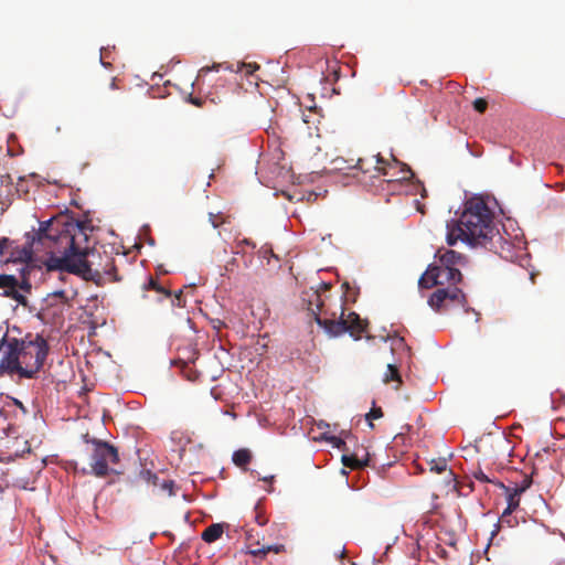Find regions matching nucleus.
I'll return each mask as SVG.
<instances>
[{
	"label": "nucleus",
	"instance_id": "f257e3e1",
	"mask_svg": "<svg viewBox=\"0 0 565 565\" xmlns=\"http://www.w3.org/2000/svg\"><path fill=\"white\" fill-rule=\"evenodd\" d=\"M26 237V246L17 248V250L12 247L9 249V260L26 263L32 259L34 250H45L51 255L47 260V269L61 271L60 279H64L62 271H66L79 275L85 279L100 278L102 274H105L114 280H119L115 274L114 260L108 256L103 270L93 268V262L86 258L88 247L79 245V239L87 241V237L78 223L50 218L40 222L39 230L32 236L28 234Z\"/></svg>",
	"mask_w": 565,
	"mask_h": 565
},
{
	"label": "nucleus",
	"instance_id": "f03ea898",
	"mask_svg": "<svg viewBox=\"0 0 565 565\" xmlns=\"http://www.w3.org/2000/svg\"><path fill=\"white\" fill-rule=\"evenodd\" d=\"M321 287V290L310 288L301 292L302 309L308 311L329 337L335 338L348 332L354 339H360L367 322L356 312L345 315L343 297H333L327 284Z\"/></svg>",
	"mask_w": 565,
	"mask_h": 565
},
{
	"label": "nucleus",
	"instance_id": "7ed1b4c3",
	"mask_svg": "<svg viewBox=\"0 0 565 565\" xmlns=\"http://www.w3.org/2000/svg\"><path fill=\"white\" fill-rule=\"evenodd\" d=\"M498 235L494 213L481 196L467 200L459 218L447 222L446 241L449 246L461 241L470 246L487 247Z\"/></svg>",
	"mask_w": 565,
	"mask_h": 565
},
{
	"label": "nucleus",
	"instance_id": "20e7f679",
	"mask_svg": "<svg viewBox=\"0 0 565 565\" xmlns=\"http://www.w3.org/2000/svg\"><path fill=\"white\" fill-rule=\"evenodd\" d=\"M1 348L6 344V352L0 360V376L18 374L23 379H34L42 369L49 354V344L40 335L29 334L24 339L4 335L0 341Z\"/></svg>",
	"mask_w": 565,
	"mask_h": 565
},
{
	"label": "nucleus",
	"instance_id": "39448f33",
	"mask_svg": "<svg viewBox=\"0 0 565 565\" xmlns=\"http://www.w3.org/2000/svg\"><path fill=\"white\" fill-rule=\"evenodd\" d=\"M86 454L89 456L92 473L96 477H106L109 472H118L111 465L119 462L116 447L103 440H86Z\"/></svg>",
	"mask_w": 565,
	"mask_h": 565
},
{
	"label": "nucleus",
	"instance_id": "423d86ee",
	"mask_svg": "<svg viewBox=\"0 0 565 565\" xmlns=\"http://www.w3.org/2000/svg\"><path fill=\"white\" fill-rule=\"evenodd\" d=\"M446 300L450 301H465L466 297L461 289L454 288H439L430 296L428 303L429 306L439 311Z\"/></svg>",
	"mask_w": 565,
	"mask_h": 565
},
{
	"label": "nucleus",
	"instance_id": "0eeeda50",
	"mask_svg": "<svg viewBox=\"0 0 565 565\" xmlns=\"http://www.w3.org/2000/svg\"><path fill=\"white\" fill-rule=\"evenodd\" d=\"M374 158L375 166L373 167V169L377 174H382L384 177H394V173H391L390 170L399 166L402 173L401 179H408L414 177V172L405 163H402L396 159H394L393 163H391L384 160L380 154H376Z\"/></svg>",
	"mask_w": 565,
	"mask_h": 565
},
{
	"label": "nucleus",
	"instance_id": "6e6552de",
	"mask_svg": "<svg viewBox=\"0 0 565 565\" xmlns=\"http://www.w3.org/2000/svg\"><path fill=\"white\" fill-rule=\"evenodd\" d=\"M435 275L439 285L448 284L456 287L462 279V275L459 268L444 267L439 265H433Z\"/></svg>",
	"mask_w": 565,
	"mask_h": 565
},
{
	"label": "nucleus",
	"instance_id": "1a4fd4ad",
	"mask_svg": "<svg viewBox=\"0 0 565 565\" xmlns=\"http://www.w3.org/2000/svg\"><path fill=\"white\" fill-rule=\"evenodd\" d=\"M467 263V258L465 255L457 253L452 249H439L438 250V263L436 265L450 267V268H459L460 266H465Z\"/></svg>",
	"mask_w": 565,
	"mask_h": 565
},
{
	"label": "nucleus",
	"instance_id": "9d476101",
	"mask_svg": "<svg viewBox=\"0 0 565 565\" xmlns=\"http://www.w3.org/2000/svg\"><path fill=\"white\" fill-rule=\"evenodd\" d=\"M495 486L502 489L507 497L508 507L502 513V519L507 520L519 508L522 494L515 491L512 486H505L503 482L498 481Z\"/></svg>",
	"mask_w": 565,
	"mask_h": 565
},
{
	"label": "nucleus",
	"instance_id": "9b49d317",
	"mask_svg": "<svg viewBox=\"0 0 565 565\" xmlns=\"http://www.w3.org/2000/svg\"><path fill=\"white\" fill-rule=\"evenodd\" d=\"M429 470L436 473H447V483L452 484V488H456V478L451 470L447 469L446 459H433L429 461Z\"/></svg>",
	"mask_w": 565,
	"mask_h": 565
},
{
	"label": "nucleus",
	"instance_id": "f8f14e48",
	"mask_svg": "<svg viewBox=\"0 0 565 565\" xmlns=\"http://www.w3.org/2000/svg\"><path fill=\"white\" fill-rule=\"evenodd\" d=\"M9 287L4 288L2 291V296L13 299L21 306H28V298L24 294L18 291V278L13 276V281L8 284Z\"/></svg>",
	"mask_w": 565,
	"mask_h": 565
},
{
	"label": "nucleus",
	"instance_id": "ddd939ff",
	"mask_svg": "<svg viewBox=\"0 0 565 565\" xmlns=\"http://www.w3.org/2000/svg\"><path fill=\"white\" fill-rule=\"evenodd\" d=\"M224 532L223 524L214 523L207 526L201 534V537L206 543H213L218 540Z\"/></svg>",
	"mask_w": 565,
	"mask_h": 565
},
{
	"label": "nucleus",
	"instance_id": "4468645a",
	"mask_svg": "<svg viewBox=\"0 0 565 565\" xmlns=\"http://www.w3.org/2000/svg\"><path fill=\"white\" fill-rule=\"evenodd\" d=\"M142 290L143 292L148 290L156 291L159 295V299L169 298L171 296V292L163 286L159 285V282L152 277H150L148 281L143 284ZM142 297L145 298L146 294H142Z\"/></svg>",
	"mask_w": 565,
	"mask_h": 565
},
{
	"label": "nucleus",
	"instance_id": "2eb2a0df",
	"mask_svg": "<svg viewBox=\"0 0 565 565\" xmlns=\"http://www.w3.org/2000/svg\"><path fill=\"white\" fill-rule=\"evenodd\" d=\"M367 456L364 459L359 458L355 454L343 455L342 463L350 469H362L367 466Z\"/></svg>",
	"mask_w": 565,
	"mask_h": 565
},
{
	"label": "nucleus",
	"instance_id": "dca6fc26",
	"mask_svg": "<svg viewBox=\"0 0 565 565\" xmlns=\"http://www.w3.org/2000/svg\"><path fill=\"white\" fill-rule=\"evenodd\" d=\"M252 460V452L247 448H241L233 454V462L239 468H246Z\"/></svg>",
	"mask_w": 565,
	"mask_h": 565
},
{
	"label": "nucleus",
	"instance_id": "f3484780",
	"mask_svg": "<svg viewBox=\"0 0 565 565\" xmlns=\"http://www.w3.org/2000/svg\"><path fill=\"white\" fill-rule=\"evenodd\" d=\"M418 284H419V287L426 288V289H429V288H433L434 286L439 285L433 266H429L428 269L422 275Z\"/></svg>",
	"mask_w": 565,
	"mask_h": 565
},
{
	"label": "nucleus",
	"instance_id": "a211bd4d",
	"mask_svg": "<svg viewBox=\"0 0 565 565\" xmlns=\"http://www.w3.org/2000/svg\"><path fill=\"white\" fill-rule=\"evenodd\" d=\"M284 551H285V546L282 544H275V545H267V546H262L259 548L250 550L249 553L253 556L262 557V556L267 555L269 552L279 554Z\"/></svg>",
	"mask_w": 565,
	"mask_h": 565
},
{
	"label": "nucleus",
	"instance_id": "6ab92c4d",
	"mask_svg": "<svg viewBox=\"0 0 565 565\" xmlns=\"http://www.w3.org/2000/svg\"><path fill=\"white\" fill-rule=\"evenodd\" d=\"M383 381L385 383H388V382H392V381L396 382L397 385L395 386V388L398 390L401 384H402V377H401L398 369L395 365H393V364H387V371L384 374Z\"/></svg>",
	"mask_w": 565,
	"mask_h": 565
},
{
	"label": "nucleus",
	"instance_id": "aec40b11",
	"mask_svg": "<svg viewBox=\"0 0 565 565\" xmlns=\"http://www.w3.org/2000/svg\"><path fill=\"white\" fill-rule=\"evenodd\" d=\"M12 244L13 243L7 237L0 238V263L9 262L8 253Z\"/></svg>",
	"mask_w": 565,
	"mask_h": 565
},
{
	"label": "nucleus",
	"instance_id": "412c9836",
	"mask_svg": "<svg viewBox=\"0 0 565 565\" xmlns=\"http://www.w3.org/2000/svg\"><path fill=\"white\" fill-rule=\"evenodd\" d=\"M532 484V478L530 476H524L520 483H515L512 488L519 493L523 494Z\"/></svg>",
	"mask_w": 565,
	"mask_h": 565
},
{
	"label": "nucleus",
	"instance_id": "4be33fe9",
	"mask_svg": "<svg viewBox=\"0 0 565 565\" xmlns=\"http://www.w3.org/2000/svg\"><path fill=\"white\" fill-rule=\"evenodd\" d=\"M38 360V355L34 353V351H32V354H28L25 356V359L23 356H21V362H22V365H23V369H33L34 367V363L36 362Z\"/></svg>",
	"mask_w": 565,
	"mask_h": 565
},
{
	"label": "nucleus",
	"instance_id": "5701e85b",
	"mask_svg": "<svg viewBox=\"0 0 565 565\" xmlns=\"http://www.w3.org/2000/svg\"><path fill=\"white\" fill-rule=\"evenodd\" d=\"M18 291L24 294L25 296L31 292L32 285L28 279H18Z\"/></svg>",
	"mask_w": 565,
	"mask_h": 565
},
{
	"label": "nucleus",
	"instance_id": "b1692460",
	"mask_svg": "<svg viewBox=\"0 0 565 565\" xmlns=\"http://www.w3.org/2000/svg\"><path fill=\"white\" fill-rule=\"evenodd\" d=\"M383 416V412L381 407H373L370 413L366 415V419L370 420V426L373 427L372 420L379 419Z\"/></svg>",
	"mask_w": 565,
	"mask_h": 565
},
{
	"label": "nucleus",
	"instance_id": "393cba45",
	"mask_svg": "<svg viewBox=\"0 0 565 565\" xmlns=\"http://www.w3.org/2000/svg\"><path fill=\"white\" fill-rule=\"evenodd\" d=\"M472 476L476 480H479L483 483H488V482H491V483H497L494 482L493 480H491L480 468H478L477 470H475L472 472Z\"/></svg>",
	"mask_w": 565,
	"mask_h": 565
},
{
	"label": "nucleus",
	"instance_id": "a878e982",
	"mask_svg": "<svg viewBox=\"0 0 565 565\" xmlns=\"http://www.w3.org/2000/svg\"><path fill=\"white\" fill-rule=\"evenodd\" d=\"M258 68L259 66L256 63H243L239 70L246 75H253Z\"/></svg>",
	"mask_w": 565,
	"mask_h": 565
},
{
	"label": "nucleus",
	"instance_id": "bb28decb",
	"mask_svg": "<svg viewBox=\"0 0 565 565\" xmlns=\"http://www.w3.org/2000/svg\"><path fill=\"white\" fill-rule=\"evenodd\" d=\"M365 163H366L365 159L358 158L355 161V164H353V166L350 164V166H348V168H354V169L362 171L363 173H367L371 171V169L365 167Z\"/></svg>",
	"mask_w": 565,
	"mask_h": 565
},
{
	"label": "nucleus",
	"instance_id": "cd10ccee",
	"mask_svg": "<svg viewBox=\"0 0 565 565\" xmlns=\"http://www.w3.org/2000/svg\"><path fill=\"white\" fill-rule=\"evenodd\" d=\"M473 108L482 114L487 110L488 108V102L483 98H477L475 102H473Z\"/></svg>",
	"mask_w": 565,
	"mask_h": 565
},
{
	"label": "nucleus",
	"instance_id": "c85d7f7f",
	"mask_svg": "<svg viewBox=\"0 0 565 565\" xmlns=\"http://www.w3.org/2000/svg\"><path fill=\"white\" fill-rule=\"evenodd\" d=\"M254 513H255V521L257 524L265 525L267 523V518L263 514L258 504L255 507Z\"/></svg>",
	"mask_w": 565,
	"mask_h": 565
},
{
	"label": "nucleus",
	"instance_id": "c756f323",
	"mask_svg": "<svg viewBox=\"0 0 565 565\" xmlns=\"http://www.w3.org/2000/svg\"><path fill=\"white\" fill-rule=\"evenodd\" d=\"M12 281H13V275H7V274L0 275V289L3 290L4 288L9 287L8 284L9 282L11 284Z\"/></svg>",
	"mask_w": 565,
	"mask_h": 565
},
{
	"label": "nucleus",
	"instance_id": "7c9ffc66",
	"mask_svg": "<svg viewBox=\"0 0 565 565\" xmlns=\"http://www.w3.org/2000/svg\"><path fill=\"white\" fill-rule=\"evenodd\" d=\"M52 296L58 298L62 303L70 302V299L66 296V292L64 290H56V291L52 292Z\"/></svg>",
	"mask_w": 565,
	"mask_h": 565
},
{
	"label": "nucleus",
	"instance_id": "2f4dec72",
	"mask_svg": "<svg viewBox=\"0 0 565 565\" xmlns=\"http://www.w3.org/2000/svg\"><path fill=\"white\" fill-rule=\"evenodd\" d=\"M210 222L212 223L213 227L216 228L223 223V218L221 215L210 213Z\"/></svg>",
	"mask_w": 565,
	"mask_h": 565
},
{
	"label": "nucleus",
	"instance_id": "473e14b6",
	"mask_svg": "<svg viewBox=\"0 0 565 565\" xmlns=\"http://www.w3.org/2000/svg\"><path fill=\"white\" fill-rule=\"evenodd\" d=\"M500 523L501 525L507 524L509 527H513L516 521L511 515L510 518H507V520L502 519V515L500 516Z\"/></svg>",
	"mask_w": 565,
	"mask_h": 565
},
{
	"label": "nucleus",
	"instance_id": "72a5a7b5",
	"mask_svg": "<svg viewBox=\"0 0 565 565\" xmlns=\"http://www.w3.org/2000/svg\"><path fill=\"white\" fill-rule=\"evenodd\" d=\"M353 161H354V160H353V159H351L349 162L351 163V162H353ZM345 162H348V161H347V160H344V159H342V158H337V159L334 160V163H337V164H338V166H337V168H338V169H343V167H342L340 163H345Z\"/></svg>",
	"mask_w": 565,
	"mask_h": 565
},
{
	"label": "nucleus",
	"instance_id": "f704fd0d",
	"mask_svg": "<svg viewBox=\"0 0 565 565\" xmlns=\"http://www.w3.org/2000/svg\"><path fill=\"white\" fill-rule=\"evenodd\" d=\"M332 441L334 443V445L339 448L341 447V445H344V441L340 438H337V437H332Z\"/></svg>",
	"mask_w": 565,
	"mask_h": 565
},
{
	"label": "nucleus",
	"instance_id": "c9c22d12",
	"mask_svg": "<svg viewBox=\"0 0 565 565\" xmlns=\"http://www.w3.org/2000/svg\"><path fill=\"white\" fill-rule=\"evenodd\" d=\"M191 103L199 107L202 106V100L200 98L191 97Z\"/></svg>",
	"mask_w": 565,
	"mask_h": 565
},
{
	"label": "nucleus",
	"instance_id": "e433bc0d",
	"mask_svg": "<svg viewBox=\"0 0 565 565\" xmlns=\"http://www.w3.org/2000/svg\"><path fill=\"white\" fill-rule=\"evenodd\" d=\"M174 298L178 301V306H181L182 290H179V292L175 294Z\"/></svg>",
	"mask_w": 565,
	"mask_h": 565
},
{
	"label": "nucleus",
	"instance_id": "4c0bfd02",
	"mask_svg": "<svg viewBox=\"0 0 565 565\" xmlns=\"http://www.w3.org/2000/svg\"><path fill=\"white\" fill-rule=\"evenodd\" d=\"M110 88H111V89L117 88V84H116V79H115V78H113V79H111Z\"/></svg>",
	"mask_w": 565,
	"mask_h": 565
},
{
	"label": "nucleus",
	"instance_id": "58836bf2",
	"mask_svg": "<svg viewBox=\"0 0 565 565\" xmlns=\"http://www.w3.org/2000/svg\"><path fill=\"white\" fill-rule=\"evenodd\" d=\"M309 117H310V116L303 115V116H302V121H303L305 124L310 122Z\"/></svg>",
	"mask_w": 565,
	"mask_h": 565
},
{
	"label": "nucleus",
	"instance_id": "ea45409f",
	"mask_svg": "<svg viewBox=\"0 0 565 565\" xmlns=\"http://www.w3.org/2000/svg\"><path fill=\"white\" fill-rule=\"evenodd\" d=\"M242 243H244V244H246V245H252L253 247H255V245H254V244H252V243H250L248 239H246V238H245V239H243V242H242Z\"/></svg>",
	"mask_w": 565,
	"mask_h": 565
},
{
	"label": "nucleus",
	"instance_id": "a19ab883",
	"mask_svg": "<svg viewBox=\"0 0 565 565\" xmlns=\"http://www.w3.org/2000/svg\"><path fill=\"white\" fill-rule=\"evenodd\" d=\"M273 479H274V476L263 478V480L266 481V482L267 481H273Z\"/></svg>",
	"mask_w": 565,
	"mask_h": 565
},
{
	"label": "nucleus",
	"instance_id": "79ce46f5",
	"mask_svg": "<svg viewBox=\"0 0 565 565\" xmlns=\"http://www.w3.org/2000/svg\"><path fill=\"white\" fill-rule=\"evenodd\" d=\"M422 191H423V192H422V196H425V195H426V189H425V188H423V189H422Z\"/></svg>",
	"mask_w": 565,
	"mask_h": 565
},
{
	"label": "nucleus",
	"instance_id": "37998d69",
	"mask_svg": "<svg viewBox=\"0 0 565 565\" xmlns=\"http://www.w3.org/2000/svg\"><path fill=\"white\" fill-rule=\"evenodd\" d=\"M417 210L420 212V213H424V210L422 209V206L418 204L417 206Z\"/></svg>",
	"mask_w": 565,
	"mask_h": 565
}]
</instances>
